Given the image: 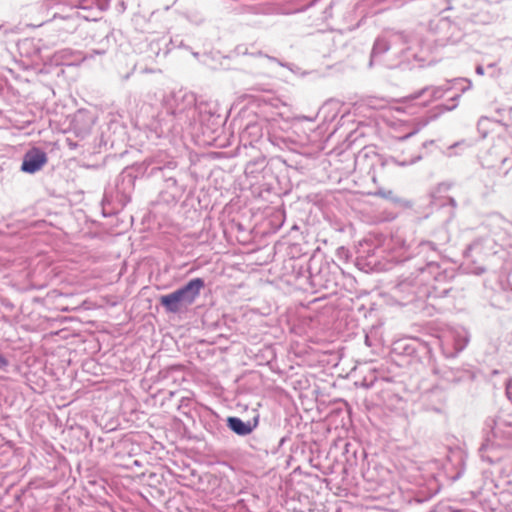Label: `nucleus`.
<instances>
[{
    "label": "nucleus",
    "instance_id": "nucleus-1",
    "mask_svg": "<svg viewBox=\"0 0 512 512\" xmlns=\"http://www.w3.org/2000/svg\"><path fill=\"white\" fill-rule=\"evenodd\" d=\"M56 5L70 6L73 12L66 16H62L59 13H55L53 18L60 17L62 19H68L72 22L69 29H75L77 26L78 19L84 20H96V16L92 13L93 8L98 11H103L108 8L109 0H45L43 6L46 9H50Z\"/></svg>",
    "mask_w": 512,
    "mask_h": 512
},
{
    "label": "nucleus",
    "instance_id": "nucleus-2",
    "mask_svg": "<svg viewBox=\"0 0 512 512\" xmlns=\"http://www.w3.org/2000/svg\"><path fill=\"white\" fill-rule=\"evenodd\" d=\"M204 286L202 278H194L172 293L162 295L160 303L168 313H179L195 302Z\"/></svg>",
    "mask_w": 512,
    "mask_h": 512
},
{
    "label": "nucleus",
    "instance_id": "nucleus-3",
    "mask_svg": "<svg viewBox=\"0 0 512 512\" xmlns=\"http://www.w3.org/2000/svg\"><path fill=\"white\" fill-rule=\"evenodd\" d=\"M47 162V155L39 148H32L23 157L21 170L33 174L39 171Z\"/></svg>",
    "mask_w": 512,
    "mask_h": 512
},
{
    "label": "nucleus",
    "instance_id": "nucleus-4",
    "mask_svg": "<svg viewBox=\"0 0 512 512\" xmlns=\"http://www.w3.org/2000/svg\"><path fill=\"white\" fill-rule=\"evenodd\" d=\"M500 245L498 244L497 240L495 238H492L490 236L482 237L477 240H475L470 246H469V252L476 254V255H482L484 257H488L494 254H497L499 251Z\"/></svg>",
    "mask_w": 512,
    "mask_h": 512
},
{
    "label": "nucleus",
    "instance_id": "nucleus-5",
    "mask_svg": "<svg viewBox=\"0 0 512 512\" xmlns=\"http://www.w3.org/2000/svg\"><path fill=\"white\" fill-rule=\"evenodd\" d=\"M485 226L498 238L506 234L512 236V223L499 214L490 215L486 219Z\"/></svg>",
    "mask_w": 512,
    "mask_h": 512
},
{
    "label": "nucleus",
    "instance_id": "nucleus-6",
    "mask_svg": "<svg viewBox=\"0 0 512 512\" xmlns=\"http://www.w3.org/2000/svg\"><path fill=\"white\" fill-rule=\"evenodd\" d=\"M452 90V86L450 82H447L444 85L436 86V87H425L410 96L407 97V100L414 101L420 99L426 93H430V96L427 100L422 102L423 106H426L428 103L442 98L448 91Z\"/></svg>",
    "mask_w": 512,
    "mask_h": 512
},
{
    "label": "nucleus",
    "instance_id": "nucleus-7",
    "mask_svg": "<svg viewBox=\"0 0 512 512\" xmlns=\"http://www.w3.org/2000/svg\"><path fill=\"white\" fill-rule=\"evenodd\" d=\"M227 426L236 434L246 436L253 430L250 422H244L238 417H229L227 419Z\"/></svg>",
    "mask_w": 512,
    "mask_h": 512
},
{
    "label": "nucleus",
    "instance_id": "nucleus-8",
    "mask_svg": "<svg viewBox=\"0 0 512 512\" xmlns=\"http://www.w3.org/2000/svg\"><path fill=\"white\" fill-rule=\"evenodd\" d=\"M400 39H403V35L402 34H395V35H393L392 41H388L384 37L378 38L375 41L373 49H372V58H374L376 55H379V54H382V53L386 52L390 48V46L392 44L396 43V41H398Z\"/></svg>",
    "mask_w": 512,
    "mask_h": 512
},
{
    "label": "nucleus",
    "instance_id": "nucleus-9",
    "mask_svg": "<svg viewBox=\"0 0 512 512\" xmlns=\"http://www.w3.org/2000/svg\"><path fill=\"white\" fill-rule=\"evenodd\" d=\"M421 158L422 157L420 154H417V155L411 157L410 159H403V160L397 159L395 157H389L382 161V166L383 167H392V166L406 167V166L416 163Z\"/></svg>",
    "mask_w": 512,
    "mask_h": 512
},
{
    "label": "nucleus",
    "instance_id": "nucleus-10",
    "mask_svg": "<svg viewBox=\"0 0 512 512\" xmlns=\"http://www.w3.org/2000/svg\"><path fill=\"white\" fill-rule=\"evenodd\" d=\"M419 254H422L426 257L427 264L430 265L433 263V259L431 254H436V248L433 243L429 241L421 242L419 244Z\"/></svg>",
    "mask_w": 512,
    "mask_h": 512
},
{
    "label": "nucleus",
    "instance_id": "nucleus-11",
    "mask_svg": "<svg viewBox=\"0 0 512 512\" xmlns=\"http://www.w3.org/2000/svg\"><path fill=\"white\" fill-rule=\"evenodd\" d=\"M449 82L452 86V89H457L461 93H464L472 87V82L466 78H457Z\"/></svg>",
    "mask_w": 512,
    "mask_h": 512
},
{
    "label": "nucleus",
    "instance_id": "nucleus-12",
    "mask_svg": "<svg viewBox=\"0 0 512 512\" xmlns=\"http://www.w3.org/2000/svg\"><path fill=\"white\" fill-rule=\"evenodd\" d=\"M375 195L390 200L394 203L400 202V199L394 194L392 190L379 189L375 192Z\"/></svg>",
    "mask_w": 512,
    "mask_h": 512
},
{
    "label": "nucleus",
    "instance_id": "nucleus-13",
    "mask_svg": "<svg viewBox=\"0 0 512 512\" xmlns=\"http://www.w3.org/2000/svg\"><path fill=\"white\" fill-rule=\"evenodd\" d=\"M8 360L0 354V369H3L8 366Z\"/></svg>",
    "mask_w": 512,
    "mask_h": 512
},
{
    "label": "nucleus",
    "instance_id": "nucleus-14",
    "mask_svg": "<svg viewBox=\"0 0 512 512\" xmlns=\"http://www.w3.org/2000/svg\"><path fill=\"white\" fill-rule=\"evenodd\" d=\"M475 71H476V73H477L478 75H481V76H482V75H484V68H483L481 65H478V66L476 67Z\"/></svg>",
    "mask_w": 512,
    "mask_h": 512
},
{
    "label": "nucleus",
    "instance_id": "nucleus-15",
    "mask_svg": "<svg viewBox=\"0 0 512 512\" xmlns=\"http://www.w3.org/2000/svg\"><path fill=\"white\" fill-rule=\"evenodd\" d=\"M461 94H456L452 97V101H457L460 98Z\"/></svg>",
    "mask_w": 512,
    "mask_h": 512
},
{
    "label": "nucleus",
    "instance_id": "nucleus-16",
    "mask_svg": "<svg viewBox=\"0 0 512 512\" xmlns=\"http://www.w3.org/2000/svg\"><path fill=\"white\" fill-rule=\"evenodd\" d=\"M415 132H412V133H409L405 136H403L401 139L404 140V139H408L409 137H411Z\"/></svg>",
    "mask_w": 512,
    "mask_h": 512
},
{
    "label": "nucleus",
    "instance_id": "nucleus-17",
    "mask_svg": "<svg viewBox=\"0 0 512 512\" xmlns=\"http://www.w3.org/2000/svg\"><path fill=\"white\" fill-rule=\"evenodd\" d=\"M456 106H457V103L453 104V105H452V106H450V107H447L446 109H447V110H452V109L456 108Z\"/></svg>",
    "mask_w": 512,
    "mask_h": 512
},
{
    "label": "nucleus",
    "instance_id": "nucleus-18",
    "mask_svg": "<svg viewBox=\"0 0 512 512\" xmlns=\"http://www.w3.org/2000/svg\"><path fill=\"white\" fill-rule=\"evenodd\" d=\"M450 203H451L453 206H455V205H456V202H455V200H454V199H451V200H450Z\"/></svg>",
    "mask_w": 512,
    "mask_h": 512
},
{
    "label": "nucleus",
    "instance_id": "nucleus-19",
    "mask_svg": "<svg viewBox=\"0 0 512 512\" xmlns=\"http://www.w3.org/2000/svg\"><path fill=\"white\" fill-rule=\"evenodd\" d=\"M69 146H70L71 148H74V147H75L74 143H69Z\"/></svg>",
    "mask_w": 512,
    "mask_h": 512
}]
</instances>
